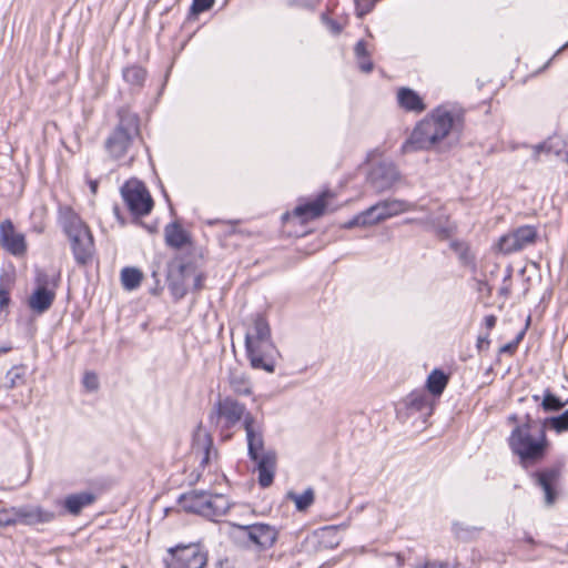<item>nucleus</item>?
Returning a JSON list of instances; mask_svg holds the SVG:
<instances>
[{
  "mask_svg": "<svg viewBox=\"0 0 568 568\" xmlns=\"http://www.w3.org/2000/svg\"><path fill=\"white\" fill-rule=\"evenodd\" d=\"M507 423L513 426L507 444L521 466L537 464L547 456L550 446L547 434L544 428L537 427L529 414L524 420L517 414H511Z\"/></svg>",
  "mask_w": 568,
  "mask_h": 568,
  "instance_id": "1",
  "label": "nucleus"
},
{
  "mask_svg": "<svg viewBox=\"0 0 568 568\" xmlns=\"http://www.w3.org/2000/svg\"><path fill=\"white\" fill-rule=\"evenodd\" d=\"M210 422L223 440L231 439L240 427L245 430L246 442L256 439V436L264 432L263 423L247 410L245 404L231 396L220 397L214 403L210 413Z\"/></svg>",
  "mask_w": 568,
  "mask_h": 568,
  "instance_id": "2",
  "label": "nucleus"
},
{
  "mask_svg": "<svg viewBox=\"0 0 568 568\" xmlns=\"http://www.w3.org/2000/svg\"><path fill=\"white\" fill-rule=\"evenodd\" d=\"M455 106L444 103L433 109L416 123L407 140L402 144V153L430 150L450 133L455 121Z\"/></svg>",
  "mask_w": 568,
  "mask_h": 568,
  "instance_id": "3",
  "label": "nucleus"
},
{
  "mask_svg": "<svg viewBox=\"0 0 568 568\" xmlns=\"http://www.w3.org/2000/svg\"><path fill=\"white\" fill-rule=\"evenodd\" d=\"M139 135L138 114L126 110L119 111V123L104 142L108 154L114 160L124 159Z\"/></svg>",
  "mask_w": 568,
  "mask_h": 568,
  "instance_id": "4",
  "label": "nucleus"
},
{
  "mask_svg": "<svg viewBox=\"0 0 568 568\" xmlns=\"http://www.w3.org/2000/svg\"><path fill=\"white\" fill-rule=\"evenodd\" d=\"M247 443V455L255 463L258 473V484L266 488L272 485L276 469V454L264 448V432L256 436V440Z\"/></svg>",
  "mask_w": 568,
  "mask_h": 568,
  "instance_id": "5",
  "label": "nucleus"
},
{
  "mask_svg": "<svg viewBox=\"0 0 568 568\" xmlns=\"http://www.w3.org/2000/svg\"><path fill=\"white\" fill-rule=\"evenodd\" d=\"M163 564L165 568H204L207 552L200 544H180L168 549Z\"/></svg>",
  "mask_w": 568,
  "mask_h": 568,
  "instance_id": "6",
  "label": "nucleus"
},
{
  "mask_svg": "<svg viewBox=\"0 0 568 568\" xmlns=\"http://www.w3.org/2000/svg\"><path fill=\"white\" fill-rule=\"evenodd\" d=\"M539 240V231L535 225H520L501 235L494 244V250L503 255H510L535 245Z\"/></svg>",
  "mask_w": 568,
  "mask_h": 568,
  "instance_id": "7",
  "label": "nucleus"
},
{
  "mask_svg": "<svg viewBox=\"0 0 568 568\" xmlns=\"http://www.w3.org/2000/svg\"><path fill=\"white\" fill-rule=\"evenodd\" d=\"M55 513L41 506H20L0 509V528L16 525L48 524L54 520Z\"/></svg>",
  "mask_w": 568,
  "mask_h": 568,
  "instance_id": "8",
  "label": "nucleus"
},
{
  "mask_svg": "<svg viewBox=\"0 0 568 568\" xmlns=\"http://www.w3.org/2000/svg\"><path fill=\"white\" fill-rule=\"evenodd\" d=\"M122 199L134 216H145L153 209V200L145 185L138 180H130L121 187Z\"/></svg>",
  "mask_w": 568,
  "mask_h": 568,
  "instance_id": "9",
  "label": "nucleus"
},
{
  "mask_svg": "<svg viewBox=\"0 0 568 568\" xmlns=\"http://www.w3.org/2000/svg\"><path fill=\"white\" fill-rule=\"evenodd\" d=\"M435 399L425 389H414L405 396L396 406L398 418L406 419L418 414L423 423L433 414Z\"/></svg>",
  "mask_w": 568,
  "mask_h": 568,
  "instance_id": "10",
  "label": "nucleus"
},
{
  "mask_svg": "<svg viewBox=\"0 0 568 568\" xmlns=\"http://www.w3.org/2000/svg\"><path fill=\"white\" fill-rule=\"evenodd\" d=\"M246 355L250 364L255 369L267 373L275 371L277 349L272 341L245 342Z\"/></svg>",
  "mask_w": 568,
  "mask_h": 568,
  "instance_id": "11",
  "label": "nucleus"
},
{
  "mask_svg": "<svg viewBox=\"0 0 568 568\" xmlns=\"http://www.w3.org/2000/svg\"><path fill=\"white\" fill-rule=\"evenodd\" d=\"M36 283L37 288L29 297L28 304L33 312L42 314L51 307L54 301L55 293L53 290H50L49 286L52 285V287H55L57 281H51L49 275L44 272H38Z\"/></svg>",
  "mask_w": 568,
  "mask_h": 568,
  "instance_id": "12",
  "label": "nucleus"
},
{
  "mask_svg": "<svg viewBox=\"0 0 568 568\" xmlns=\"http://www.w3.org/2000/svg\"><path fill=\"white\" fill-rule=\"evenodd\" d=\"M0 246L13 256H24L28 251L23 233L18 232L11 220L0 223Z\"/></svg>",
  "mask_w": 568,
  "mask_h": 568,
  "instance_id": "13",
  "label": "nucleus"
},
{
  "mask_svg": "<svg viewBox=\"0 0 568 568\" xmlns=\"http://www.w3.org/2000/svg\"><path fill=\"white\" fill-rule=\"evenodd\" d=\"M399 180V172L392 162H379L369 171L367 181L376 192L392 189Z\"/></svg>",
  "mask_w": 568,
  "mask_h": 568,
  "instance_id": "14",
  "label": "nucleus"
},
{
  "mask_svg": "<svg viewBox=\"0 0 568 568\" xmlns=\"http://www.w3.org/2000/svg\"><path fill=\"white\" fill-rule=\"evenodd\" d=\"M562 467L554 465L535 471L531 476L545 494L547 505H552L557 498V487L561 478Z\"/></svg>",
  "mask_w": 568,
  "mask_h": 568,
  "instance_id": "15",
  "label": "nucleus"
},
{
  "mask_svg": "<svg viewBox=\"0 0 568 568\" xmlns=\"http://www.w3.org/2000/svg\"><path fill=\"white\" fill-rule=\"evenodd\" d=\"M74 260L79 266H85L93 260L95 247L89 229L68 236Z\"/></svg>",
  "mask_w": 568,
  "mask_h": 568,
  "instance_id": "16",
  "label": "nucleus"
},
{
  "mask_svg": "<svg viewBox=\"0 0 568 568\" xmlns=\"http://www.w3.org/2000/svg\"><path fill=\"white\" fill-rule=\"evenodd\" d=\"M412 210V204L403 200H385L367 209L369 222L373 225L397 214Z\"/></svg>",
  "mask_w": 568,
  "mask_h": 568,
  "instance_id": "17",
  "label": "nucleus"
},
{
  "mask_svg": "<svg viewBox=\"0 0 568 568\" xmlns=\"http://www.w3.org/2000/svg\"><path fill=\"white\" fill-rule=\"evenodd\" d=\"M192 452L200 463V467H206L212 459L216 458L217 452L213 447L211 435L199 427L193 435Z\"/></svg>",
  "mask_w": 568,
  "mask_h": 568,
  "instance_id": "18",
  "label": "nucleus"
},
{
  "mask_svg": "<svg viewBox=\"0 0 568 568\" xmlns=\"http://www.w3.org/2000/svg\"><path fill=\"white\" fill-rule=\"evenodd\" d=\"M248 548L255 547L258 549H267L274 545L277 538V530L275 527L257 523L248 524Z\"/></svg>",
  "mask_w": 568,
  "mask_h": 568,
  "instance_id": "19",
  "label": "nucleus"
},
{
  "mask_svg": "<svg viewBox=\"0 0 568 568\" xmlns=\"http://www.w3.org/2000/svg\"><path fill=\"white\" fill-rule=\"evenodd\" d=\"M327 197H332V194L329 192H323L316 199L305 204L297 205L293 213L294 215L301 217L302 221L320 217L326 209Z\"/></svg>",
  "mask_w": 568,
  "mask_h": 568,
  "instance_id": "20",
  "label": "nucleus"
},
{
  "mask_svg": "<svg viewBox=\"0 0 568 568\" xmlns=\"http://www.w3.org/2000/svg\"><path fill=\"white\" fill-rule=\"evenodd\" d=\"M396 101L398 106L406 112L422 113L426 110L423 98L415 90L407 87L397 90Z\"/></svg>",
  "mask_w": 568,
  "mask_h": 568,
  "instance_id": "21",
  "label": "nucleus"
},
{
  "mask_svg": "<svg viewBox=\"0 0 568 568\" xmlns=\"http://www.w3.org/2000/svg\"><path fill=\"white\" fill-rule=\"evenodd\" d=\"M58 222L67 236L89 229L81 217L68 205L59 206Z\"/></svg>",
  "mask_w": 568,
  "mask_h": 568,
  "instance_id": "22",
  "label": "nucleus"
},
{
  "mask_svg": "<svg viewBox=\"0 0 568 568\" xmlns=\"http://www.w3.org/2000/svg\"><path fill=\"white\" fill-rule=\"evenodd\" d=\"M231 507L229 498L222 494L209 493L205 500L203 517L216 521L224 516Z\"/></svg>",
  "mask_w": 568,
  "mask_h": 568,
  "instance_id": "23",
  "label": "nucleus"
},
{
  "mask_svg": "<svg viewBox=\"0 0 568 568\" xmlns=\"http://www.w3.org/2000/svg\"><path fill=\"white\" fill-rule=\"evenodd\" d=\"M95 500V496L89 491H81L78 494L68 495L62 501H58L64 508V510L73 516L79 515L83 508L92 505Z\"/></svg>",
  "mask_w": 568,
  "mask_h": 568,
  "instance_id": "24",
  "label": "nucleus"
},
{
  "mask_svg": "<svg viewBox=\"0 0 568 568\" xmlns=\"http://www.w3.org/2000/svg\"><path fill=\"white\" fill-rule=\"evenodd\" d=\"M209 491L205 490H191L183 494L180 499V506L187 513H193L203 516V509Z\"/></svg>",
  "mask_w": 568,
  "mask_h": 568,
  "instance_id": "25",
  "label": "nucleus"
},
{
  "mask_svg": "<svg viewBox=\"0 0 568 568\" xmlns=\"http://www.w3.org/2000/svg\"><path fill=\"white\" fill-rule=\"evenodd\" d=\"M230 389L240 396H247L252 393V383L245 372L234 367L230 368L227 375Z\"/></svg>",
  "mask_w": 568,
  "mask_h": 568,
  "instance_id": "26",
  "label": "nucleus"
},
{
  "mask_svg": "<svg viewBox=\"0 0 568 568\" xmlns=\"http://www.w3.org/2000/svg\"><path fill=\"white\" fill-rule=\"evenodd\" d=\"M449 381V376L442 369H433L426 379V392L435 402L442 396Z\"/></svg>",
  "mask_w": 568,
  "mask_h": 568,
  "instance_id": "27",
  "label": "nucleus"
},
{
  "mask_svg": "<svg viewBox=\"0 0 568 568\" xmlns=\"http://www.w3.org/2000/svg\"><path fill=\"white\" fill-rule=\"evenodd\" d=\"M262 342L272 341L271 329L266 320L257 315L254 317L252 325L247 328L245 334V342Z\"/></svg>",
  "mask_w": 568,
  "mask_h": 568,
  "instance_id": "28",
  "label": "nucleus"
},
{
  "mask_svg": "<svg viewBox=\"0 0 568 568\" xmlns=\"http://www.w3.org/2000/svg\"><path fill=\"white\" fill-rule=\"evenodd\" d=\"M286 499L294 503L297 511H306L315 501V491L308 487L303 493L287 491Z\"/></svg>",
  "mask_w": 568,
  "mask_h": 568,
  "instance_id": "29",
  "label": "nucleus"
},
{
  "mask_svg": "<svg viewBox=\"0 0 568 568\" xmlns=\"http://www.w3.org/2000/svg\"><path fill=\"white\" fill-rule=\"evenodd\" d=\"M164 234H165V242L171 247L181 248L187 242V236H186L185 232L176 223H171V224L166 225L165 230H164Z\"/></svg>",
  "mask_w": 568,
  "mask_h": 568,
  "instance_id": "30",
  "label": "nucleus"
},
{
  "mask_svg": "<svg viewBox=\"0 0 568 568\" xmlns=\"http://www.w3.org/2000/svg\"><path fill=\"white\" fill-rule=\"evenodd\" d=\"M122 77L133 89H141L146 79V71L140 65H129L122 70Z\"/></svg>",
  "mask_w": 568,
  "mask_h": 568,
  "instance_id": "31",
  "label": "nucleus"
},
{
  "mask_svg": "<svg viewBox=\"0 0 568 568\" xmlns=\"http://www.w3.org/2000/svg\"><path fill=\"white\" fill-rule=\"evenodd\" d=\"M27 367L24 365H17L11 367L4 377V386L8 389H13L26 384Z\"/></svg>",
  "mask_w": 568,
  "mask_h": 568,
  "instance_id": "32",
  "label": "nucleus"
},
{
  "mask_svg": "<svg viewBox=\"0 0 568 568\" xmlns=\"http://www.w3.org/2000/svg\"><path fill=\"white\" fill-rule=\"evenodd\" d=\"M142 272L135 267H124L121 271L122 286L128 291L138 288L142 281Z\"/></svg>",
  "mask_w": 568,
  "mask_h": 568,
  "instance_id": "33",
  "label": "nucleus"
},
{
  "mask_svg": "<svg viewBox=\"0 0 568 568\" xmlns=\"http://www.w3.org/2000/svg\"><path fill=\"white\" fill-rule=\"evenodd\" d=\"M545 427L557 434L568 432V409L558 416L549 417L545 420Z\"/></svg>",
  "mask_w": 568,
  "mask_h": 568,
  "instance_id": "34",
  "label": "nucleus"
},
{
  "mask_svg": "<svg viewBox=\"0 0 568 568\" xmlns=\"http://www.w3.org/2000/svg\"><path fill=\"white\" fill-rule=\"evenodd\" d=\"M568 400H561L555 394H552L549 389H546L544 393V398L541 402V407L545 412H558L561 410Z\"/></svg>",
  "mask_w": 568,
  "mask_h": 568,
  "instance_id": "35",
  "label": "nucleus"
},
{
  "mask_svg": "<svg viewBox=\"0 0 568 568\" xmlns=\"http://www.w3.org/2000/svg\"><path fill=\"white\" fill-rule=\"evenodd\" d=\"M227 524L231 527L230 536L233 538V540L243 547L248 548V524L240 525L232 521H229Z\"/></svg>",
  "mask_w": 568,
  "mask_h": 568,
  "instance_id": "36",
  "label": "nucleus"
},
{
  "mask_svg": "<svg viewBox=\"0 0 568 568\" xmlns=\"http://www.w3.org/2000/svg\"><path fill=\"white\" fill-rule=\"evenodd\" d=\"M529 323H530V317H528L526 326L516 335V337L511 342L503 345L499 348V354H507L508 356H514L516 354L519 344L521 343V341L524 339V337L526 335Z\"/></svg>",
  "mask_w": 568,
  "mask_h": 568,
  "instance_id": "37",
  "label": "nucleus"
},
{
  "mask_svg": "<svg viewBox=\"0 0 568 568\" xmlns=\"http://www.w3.org/2000/svg\"><path fill=\"white\" fill-rule=\"evenodd\" d=\"M180 272H181V275H182V278H183V282L184 283H187L190 280H192V287L194 291H200L202 287H203V282H204V274L199 272V273H195L192 277L190 275V267L186 266V265H181L180 267Z\"/></svg>",
  "mask_w": 568,
  "mask_h": 568,
  "instance_id": "38",
  "label": "nucleus"
},
{
  "mask_svg": "<svg viewBox=\"0 0 568 568\" xmlns=\"http://www.w3.org/2000/svg\"><path fill=\"white\" fill-rule=\"evenodd\" d=\"M371 219H368L367 210L361 212L359 214L355 215L353 219L347 221L344 224L345 229H353L355 226H371L373 225L372 222H369Z\"/></svg>",
  "mask_w": 568,
  "mask_h": 568,
  "instance_id": "39",
  "label": "nucleus"
},
{
  "mask_svg": "<svg viewBox=\"0 0 568 568\" xmlns=\"http://www.w3.org/2000/svg\"><path fill=\"white\" fill-rule=\"evenodd\" d=\"M215 0H193L191 6V12L193 14H200L204 11L210 10L214 6Z\"/></svg>",
  "mask_w": 568,
  "mask_h": 568,
  "instance_id": "40",
  "label": "nucleus"
},
{
  "mask_svg": "<svg viewBox=\"0 0 568 568\" xmlns=\"http://www.w3.org/2000/svg\"><path fill=\"white\" fill-rule=\"evenodd\" d=\"M378 0H355L356 12L359 18L373 10Z\"/></svg>",
  "mask_w": 568,
  "mask_h": 568,
  "instance_id": "41",
  "label": "nucleus"
},
{
  "mask_svg": "<svg viewBox=\"0 0 568 568\" xmlns=\"http://www.w3.org/2000/svg\"><path fill=\"white\" fill-rule=\"evenodd\" d=\"M83 385L89 390L98 389V387H99L98 376L92 372L85 373V375L83 377Z\"/></svg>",
  "mask_w": 568,
  "mask_h": 568,
  "instance_id": "42",
  "label": "nucleus"
},
{
  "mask_svg": "<svg viewBox=\"0 0 568 568\" xmlns=\"http://www.w3.org/2000/svg\"><path fill=\"white\" fill-rule=\"evenodd\" d=\"M322 21L333 34H339L343 30V27L337 21L328 18L326 14L322 16Z\"/></svg>",
  "mask_w": 568,
  "mask_h": 568,
  "instance_id": "43",
  "label": "nucleus"
},
{
  "mask_svg": "<svg viewBox=\"0 0 568 568\" xmlns=\"http://www.w3.org/2000/svg\"><path fill=\"white\" fill-rule=\"evenodd\" d=\"M456 230H457V226L450 224L449 221H447L445 225H440V224L437 225V233L443 239H449L452 236L453 232H455Z\"/></svg>",
  "mask_w": 568,
  "mask_h": 568,
  "instance_id": "44",
  "label": "nucleus"
},
{
  "mask_svg": "<svg viewBox=\"0 0 568 568\" xmlns=\"http://www.w3.org/2000/svg\"><path fill=\"white\" fill-rule=\"evenodd\" d=\"M513 286H511V277L508 275L504 278L501 286L499 287L498 295L508 298L511 294Z\"/></svg>",
  "mask_w": 568,
  "mask_h": 568,
  "instance_id": "45",
  "label": "nucleus"
},
{
  "mask_svg": "<svg viewBox=\"0 0 568 568\" xmlns=\"http://www.w3.org/2000/svg\"><path fill=\"white\" fill-rule=\"evenodd\" d=\"M385 558L392 560L389 564L390 568H402L405 564V559L400 554H387Z\"/></svg>",
  "mask_w": 568,
  "mask_h": 568,
  "instance_id": "46",
  "label": "nucleus"
},
{
  "mask_svg": "<svg viewBox=\"0 0 568 568\" xmlns=\"http://www.w3.org/2000/svg\"><path fill=\"white\" fill-rule=\"evenodd\" d=\"M354 52H355L356 60L357 59H364V58L366 59L367 55H369V53L367 51V48H366V43L363 40H359L355 44Z\"/></svg>",
  "mask_w": 568,
  "mask_h": 568,
  "instance_id": "47",
  "label": "nucleus"
},
{
  "mask_svg": "<svg viewBox=\"0 0 568 568\" xmlns=\"http://www.w3.org/2000/svg\"><path fill=\"white\" fill-rule=\"evenodd\" d=\"M415 568H456L447 561H426L420 566H416Z\"/></svg>",
  "mask_w": 568,
  "mask_h": 568,
  "instance_id": "48",
  "label": "nucleus"
},
{
  "mask_svg": "<svg viewBox=\"0 0 568 568\" xmlns=\"http://www.w3.org/2000/svg\"><path fill=\"white\" fill-rule=\"evenodd\" d=\"M9 303L10 293L3 285H0V311H4L9 306Z\"/></svg>",
  "mask_w": 568,
  "mask_h": 568,
  "instance_id": "49",
  "label": "nucleus"
},
{
  "mask_svg": "<svg viewBox=\"0 0 568 568\" xmlns=\"http://www.w3.org/2000/svg\"><path fill=\"white\" fill-rule=\"evenodd\" d=\"M476 257L470 254L467 250H464V267H469L473 271L476 270Z\"/></svg>",
  "mask_w": 568,
  "mask_h": 568,
  "instance_id": "50",
  "label": "nucleus"
},
{
  "mask_svg": "<svg viewBox=\"0 0 568 568\" xmlns=\"http://www.w3.org/2000/svg\"><path fill=\"white\" fill-rule=\"evenodd\" d=\"M357 63H358L359 69L365 73H368L373 70V62H372L369 55H367L366 59L365 58L357 59Z\"/></svg>",
  "mask_w": 568,
  "mask_h": 568,
  "instance_id": "51",
  "label": "nucleus"
},
{
  "mask_svg": "<svg viewBox=\"0 0 568 568\" xmlns=\"http://www.w3.org/2000/svg\"><path fill=\"white\" fill-rule=\"evenodd\" d=\"M532 151H534V159L535 161H539V158H540V153L541 152H550V149L547 146L546 143H540V144H537L535 146H532Z\"/></svg>",
  "mask_w": 568,
  "mask_h": 568,
  "instance_id": "52",
  "label": "nucleus"
},
{
  "mask_svg": "<svg viewBox=\"0 0 568 568\" xmlns=\"http://www.w3.org/2000/svg\"><path fill=\"white\" fill-rule=\"evenodd\" d=\"M489 333H487L485 336H479L477 339V348L479 351L487 349L489 347Z\"/></svg>",
  "mask_w": 568,
  "mask_h": 568,
  "instance_id": "53",
  "label": "nucleus"
},
{
  "mask_svg": "<svg viewBox=\"0 0 568 568\" xmlns=\"http://www.w3.org/2000/svg\"><path fill=\"white\" fill-rule=\"evenodd\" d=\"M496 323H497V317L495 315H493V314L487 315L484 318V324H485V326H486L488 332L491 331L495 327Z\"/></svg>",
  "mask_w": 568,
  "mask_h": 568,
  "instance_id": "54",
  "label": "nucleus"
},
{
  "mask_svg": "<svg viewBox=\"0 0 568 568\" xmlns=\"http://www.w3.org/2000/svg\"><path fill=\"white\" fill-rule=\"evenodd\" d=\"M449 246L456 253L457 257L462 260L460 243L457 240H453L450 241Z\"/></svg>",
  "mask_w": 568,
  "mask_h": 568,
  "instance_id": "55",
  "label": "nucleus"
},
{
  "mask_svg": "<svg viewBox=\"0 0 568 568\" xmlns=\"http://www.w3.org/2000/svg\"><path fill=\"white\" fill-rule=\"evenodd\" d=\"M172 292L178 297H183L185 295V290L183 287L178 286L176 284L172 285Z\"/></svg>",
  "mask_w": 568,
  "mask_h": 568,
  "instance_id": "56",
  "label": "nucleus"
},
{
  "mask_svg": "<svg viewBox=\"0 0 568 568\" xmlns=\"http://www.w3.org/2000/svg\"><path fill=\"white\" fill-rule=\"evenodd\" d=\"M532 398H534V400H538L539 396L538 395H534Z\"/></svg>",
  "mask_w": 568,
  "mask_h": 568,
  "instance_id": "57",
  "label": "nucleus"
},
{
  "mask_svg": "<svg viewBox=\"0 0 568 568\" xmlns=\"http://www.w3.org/2000/svg\"><path fill=\"white\" fill-rule=\"evenodd\" d=\"M95 187H97V185H95V184H92V191H93V192L95 191Z\"/></svg>",
  "mask_w": 568,
  "mask_h": 568,
  "instance_id": "58",
  "label": "nucleus"
},
{
  "mask_svg": "<svg viewBox=\"0 0 568 568\" xmlns=\"http://www.w3.org/2000/svg\"><path fill=\"white\" fill-rule=\"evenodd\" d=\"M527 541L530 542V544L534 542V540L531 538H528Z\"/></svg>",
  "mask_w": 568,
  "mask_h": 568,
  "instance_id": "59",
  "label": "nucleus"
},
{
  "mask_svg": "<svg viewBox=\"0 0 568 568\" xmlns=\"http://www.w3.org/2000/svg\"><path fill=\"white\" fill-rule=\"evenodd\" d=\"M8 351H9V348H3L0 352H8Z\"/></svg>",
  "mask_w": 568,
  "mask_h": 568,
  "instance_id": "60",
  "label": "nucleus"
},
{
  "mask_svg": "<svg viewBox=\"0 0 568 568\" xmlns=\"http://www.w3.org/2000/svg\"><path fill=\"white\" fill-rule=\"evenodd\" d=\"M566 162L568 163V152H566Z\"/></svg>",
  "mask_w": 568,
  "mask_h": 568,
  "instance_id": "61",
  "label": "nucleus"
}]
</instances>
